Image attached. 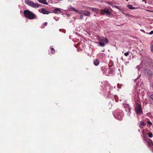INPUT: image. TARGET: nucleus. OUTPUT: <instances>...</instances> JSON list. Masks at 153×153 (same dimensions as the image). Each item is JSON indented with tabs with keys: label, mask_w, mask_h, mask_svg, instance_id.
<instances>
[{
	"label": "nucleus",
	"mask_w": 153,
	"mask_h": 153,
	"mask_svg": "<svg viewBox=\"0 0 153 153\" xmlns=\"http://www.w3.org/2000/svg\"><path fill=\"white\" fill-rule=\"evenodd\" d=\"M99 61L98 60L96 59V61H94V64L95 65L97 66L99 64Z\"/></svg>",
	"instance_id": "nucleus-14"
},
{
	"label": "nucleus",
	"mask_w": 153,
	"mask_h": 153,
	"mask_svg": "<svg viewBox=\"0 0 153 153\" xmlns=\"http://www.w3.org/2000/svg\"><path fill=\"white\" fill-rule=\"evenodd\" d=\"M152 87H153V85H152Z\"/></svg>",
	"instance_id": "nucleus-39"
},
{
	"label": "nucleus",
	"mask_w": 153,
	"mask_h": 153,
	"mask_svg": "<svg viewBox=\"0 0 153 153\" xmlns=\"http://www.w3.org/2000/svg\"><path fill=\"white\" fill-rule=\"evenodd\" d=\"M127 109H128V111H130V108H129L128 107V108H127Z\"/></svg>",
	"instance_id": "nucleus-35"
},
{
	"label": "nucleus",
	"mask_w": 153,
	"mask_h": 153,
	"mask_svg": "<svg viewBox=\"0 0 153 153\" xmlns=\"http://www.w3.org/2000/svg\"><path fill=\"white\" fill-rule=\"evenodd\" d=\"M51 1V0H46V1H48V2L49 3Z\"/></svg>",
	"instance_id": "nucleus-34"
},
{
	"label": "nucleus",
	"mask_w": 153,
	"mask_h": 153,
	"mask_svg": "<svg viewBox=\"0 0 153 153\" xmlns=\"http://www.w3.org/2000/svg\"><path fill=\"white\" fill-rule=\"evenodd\" d=\"M147 143L149 147L153 145V143L152 140L150 139H149V140L147 141Z\"/></svg>",
	"instance_id": "nucleus-10"
},
{
	"label": "nucleus",
	"mask_w": 153,
	"mask_h": 153,
	"mask_svg": "<svg viewBox=\"0 0 153 153\" xmlns=\"http://www.w3.org/2000/svg\"><path fill=\"white\" fill-rule=\"evenodd\" d=\"M41 12L44 14H48L51 12L45 9L42 8L41 9Z\"/></svg>",
	"instance_id": "nucleus-6"
},
{
	"label": "nucleus",
	"mask_w": 153,
	"mask_h": 153,
	"mask_svg": "<svg viewBox=\"0 0 153 153\" xmlns=\"http://www.w3.org/2000/svg\"><path fill=\"white\" fill-rule=\"evenodd\" d=\"M25 2L29 6L35 8H39L40 6V5L38 3H34L33 2L30 0H28L25 1Z\"/></svg>",
	"instance_id": "nucleus-2"
},
{
	"label": "nucleus",
	"mask_w": 153,
	"mask_h": 153,
	"mask_svg": "<svg viewBox=\"0 0 153 153\" xmlns=\"http://www.w3.org/2000/svg\"><path fill=\"white\" fill-rule=\"evenodd\" d=\"M113 7H115V8L119 9V10H120V7L119 6H116V5H114L113 6Z\"/></svg>",
	"instance_id": "nucleus-25"
},
{
	"label": "nucleus",
	"mask_w": 153,
	"mask_h": 153,
	"mask_svg": "<svg viewBox=\"0 0 153 153\" xmlns=\"http://www.w3.org/2000/svg\"><path fill=\"white\" fill-rule=\"evenodd\" d=\"M148 135L149 137L150 138H152L153 137V134L151 132L148 133Z\"/></svg>",
	"instance_id": "nucleus-18"
},
{
	"label": "nucleus",
	"mask_w": 153,
	"mask_h": 153,
	"mask_svg": "<svg viewBox=\"0 0 153 153\" xmlns=\"http://www.w3.org/2000/svg\"><path fill=\"white\" fill-rule=\"evenodd\" d=\"M129 54V53L128 52H127L126 53H124V55L125 56H127Z\"/></svg>",
	"instance_id": "nucleus-26"
},
{
	"label": "nucleus",
	"mask_w": 153,
	"mask_h": 153,
	"mask_svg": "<svg viewBox=\"0 0 153 153\" xmlns=\"http://www.w3.org/2000/svg\"><path fill=\"white\" fill-rule=\"evenodd\" d=\"M126 1H128V0H126Z\"/></svg>",
	"instance_id": "nucleus-38"
},
{
	"label": "nucleus",
	"mask_w": 153,
	"mask_h": 153,
	"mask_svg": "<svg viewBox=\"0 0 153 153\" xmlns=\"http://www.w3.org/2000/svg\"><path fill=\"white\" fill-rule=\"evenodd\" d=\"M127 7L130 9H135V8L133 7L131 5H128L127 6Z\"/></svg>",
	"instance_id": "nucleus-15"
},
{
	"label": "nucleus",
	"mask_w": 153,
	"mask_h": 153,
	"mask_svg": "<svg viewBox=\"0 0 153 153\" xmlns=\"http://www.w3.org/2000/svg\"><path fill=\"white\" fill-rule=\"evenodd\" d=\"M99 40L100 41H103L104 37L103 36H101L99 38Z\"/></svg>",
	"instance_id": "nucleus-21"
},
{
	"label": "nucleus",
	"mask_w": 153,
	"mask_h": 153,
	"mask_svg": "<svg viewBox=\"0 0 153 153\" xmlns=\"http://www.w3.org/2000/svg\"><path fill=\"white\" fill-rule=\"evenodd\" d=\"M99 43L100 46H101L103 47L105 45L103 42H100Z\"/></svg>",
	"instance_id": "nucleus-23"
},
{
	"label": "nucleus",
	"mask_w": 153,
	"mask_h": 153,
	"mask_svg": "<svg viewBox=\"0 0 153 153\" xmlns=\"http://www.w3.org/2000/svg\"><path fill=\"white\" fill-rule=\"evenodd\" d=\"M25 17L29 19H33L36 18V15L29 10H25L24 11Z\"/></svg>",
	"instance_id": "nucleus-1"
},
{
	"label": "nucleus",
	"mask_w": 153,
	"mask_h": 153,
	"mask_svg": "<svg viewBox=\"0 0 153 153\" xmlns=\"http://www.w3.org/2000/svg\"><path fill=\"white\" fill-rule=\"evenodd\" d=\"M69 10L70 11H74L75 12L76 11H78V10H76L73 7H71V6H70L69 8Z\"/></svg>",
	"instance_id": "nucleus-12"
},
{
	"label": "nucleus",
	"mask_w": 153,
	"mask_h": 153,
	"mask_svg": "<svg viewBox=\"0 0 153 153\" xmlns=\"http://www.w3.org/2000/svg\"><path fill=\"white\" fill-rule=\"evenodd\" d=\"M147 123L148 125H149V127H150L152 125V123L149 121H147Z\"/></svg>",
	"instance_id": "nucleus-19"
},
{
	"label": "nucleus",
	"mask_w": 153,
	"mask_h": 153,
	"mask_svg": "<svg viewBox=\"0 0 153 153\" xmlns=\"http://www.w3.org/2000/svg\"><path fill=\"white\" fill-rule=\"evenodd\" d=\"M143 1H145V3H146V1H145V0H143Z\"/></svg>",
	"instance_id": "nucleus-36"
},
{
	"label": "nucleus",
	"mask_w": 153,
	"mask_h": 153,
	"mask_svg": "<svg viewBox=\"0 0 153 153\" xmlns=\"http://www.w3.org/2000/svg\"><path fill=\"white\" fill-rule=\"evenodd\" d=\"M126 111H127V110L126 109Z\"/></svg>",
	"instance_id": "nucleus-40"
},
{
	"label": "nucleus",
	"mask_w": 153,
	"mask_h": 153,
	"mask_svg": "<svg viewBox=\"0 0 153 153\" xmlns=\"http://www.w3.org/2000/svg\"><path fill=\"white\" fill-rule=\"evenodd\" d=\"M103 41L105 43H107L108 42V39L106 38H105L104 39Z\"/></svg>",
	"instance_id": "nucleus-24"
},
{
	"label": "nucleus",
	"mask_w": 153,
	"mask_h": 153,
	"mask_svg": "<svg viewBox=\"0 0 153 153\" xmlns=\"http://www.w3.org/2000/svg\"><path fill=\"white\" fill-rule=\"evenodd\" d=\"M38 1L45 4L48 5V2L46 1V0H38Z\"/></svg>",
	"instance_id": "nucleus-11"
},
{
	"label": "nucleus",
	"mask_w": 153,
	"mask_h": 153,
	"mask_svg": "<svg viewBox=\"0 0 153 153\" xmlns=\"http://www.w3.org/2000/svg\"><path fill=\"white\" fill-rule=\"evenodd\" d=\"M149 34H150V35H151V34H153V30H152V31H151L149 33Z\"/></svg>",
	"instance_id": "nucleus-31"
},
{
	"label": "nucleus",
	"mask_w": 153,
	"mask_h": 153,
	"mask_svg": "<svg viewBox=\"0 0 153 153\" xmlns=\"http://www.w3.org/2000/svg\"><path fill=\"white\" fill-rule=\"evenodd\" d=\"M144 138L145 139H149L147 137V136H144Z\"/></svg>",
	"instance_id": "nucleus-33"
},
{
	"label": "nucleus",
	"mask_w": 153,
	"mask_h": 153,
	"mask_svg": "<svg viewBox=\"0 0 153 153\" xmlns=\"http://www.w3.org/2000/svg\"><path fill=\"white\" fill-rule=\"evenodd\" d=\"M140 125L142 126H146V124L144 122L141 121L140 122Z\"/></svg>",
	"instance_id": "nucleus-22"
},
{
	"label": "nucleus",
	"mask_w": 153,
	"mask_h": 153,
	"mask_svg": "<svg viewBox=\"0 0 153 153\" xmlns=\"http://www.w3.org/2000/svg\"><path fill=\"white\" fill-rule=\"evenodd\" d=\"M151 49L152 51L153 52V46L152 45V46L151 47Z\"/></svg>",
	"instance_id": "nucleus-32"
},
{
	"label": "nucleus",
	"mask_w": 153,
	"mask_h": 153,
	"mask_svg": "<svg viewBox=\"0 0 153 153\" xmlns=\"http://www.w3.org/2000/svg\"><path fill=\"white\" fill-rule=\"evenodd\" d=\"M150 97L153 100V94L150 95Z\"/></svg>",
	"instance_id": "nucleus-30"
},
{
	"label": "nucleus",
	"mask_w": 153,
	"mask_h": 153,
	"mask_svg": "<svg viewBox=\"0 0 153 153\" xmlns=\"http://www.w3.org/2000/svg\"><path fill=\"white\" fill-rule=\"evenodd\" d=\"M61 12L62 11L60 10V9L58 8H57L53 10L52 13L55 14H60Z\"/></svg>",
	"instance_id": "nucleus-8"
},
{
	"label": "nucleus",
	"mask_w": 153,
	"mask_h": 153,
	"mask_svg": "<svg viewBox=\"0 0 153 153\" xmlns=\"http://www.w3.org/2000/svg\"><path fill=\"white\" fill-rule=\"evenodd\" d=\"M103 10L105 13H106V15H110V13L109 12V10L107 8H105Z\"/></svg>",
	"instance_id": "nucleus-9"
},
{
	"label": "nucleus",
	"mask_w": 153,
	"mask_h": 153,
	"mask_svg": "<svg viewBox=\"0 0 153 153\" xmlns=\"http://www.w3.org/2000/svg\"><path fill=\"white\" fill-rule=\"evenodd\" d=\"M78 44H77V45H76V47H77V46H78Z\"/></svg>",
	"instance_id": "nucleus-37"
},
{
	"label": "nucleus",
	"mask_w": 153,
	"mask_h": 153,
	"mask_svg": "<svg viewBox=\"0 0 153 153\" xmlns=\"http://www.w3.org/2000/svg\"><path fill=\"white\" fill-rule=\"evenodd\" d=\"M76 12H78L79 13V14L80 15H81V14H82V12H81V10H80V11H79L78 10V11H76Z\"/></svg>",
	"instance_id": "nucleus-27"
},
{
	"label": "nucleus",
	"mask_w": 153,
	"mask_h": 153,
	"mask_svg": "<svg viewBox=\"0 0 153 153\" xmlns=\"http://www.w3.org/2000/svg\"><path fill=\"white\" fill-rule=\"evenodd\" d=\"M51 53L53 54L55 53V52L54 49L53 48H51Z\"/></svg>",
	"instance_id": "nucleus-20"
},
{
	"label": "nucleus",
	"mask_w": 153,
	"mask_h": 153,
	"mask_svg": "<svg viewBox=\"0 0 153 153\" xmlns=\"http://www.w3.org/2000/svg\"><path fill=\"white\" fill-rule=\"evenodd\" d=\"M83 16L82 14H81L80 15L79 19H83Z\"/></svg>",
	"instance_id": "nucleus-28"
},
{
	"label": "nucleus",
	"mask_w": 153,
	"mask_h": 153,
	"mask_svg": "<svg viewBox=\"0 0 153 153\" xmlns=\"http://www.w3.org/2000/svg\"><path fill=\"white\" fill-rule=\"evenodd\" d=\"M144 73L145 75L149 77L152 76V75L151 71L148 69H145L144 71Z\"/></svg>",
	"instance_id": "nucleus-5"
},
{
	"label": "nucleus",
	"mask_w": 153,
	"mask_h": 153,
	"mask_svg": "<svg viewBox=\"0 0 153 153\" xmlns=\"http://www.w3.org/2000/svg\"><path fill=\"white\" fill-rule=\"evenodd\" d=\"M122 13L124 14L126 16L128 17H134V16L132 15H129L128 14L125 13L123 12V11L122 12Z\"/></svg>",
	"instance_id": "nucleus-13"
},
{
	"label": "nucleus",
	"mask_w": 153,
	"mask_h": 153,
	"mask_svg": "<svg viewBox=\"0 0 153 153\" xmlns=\"http://www.w3.org/2000/svg\"><path fill=\"white\" fill-rule=\"evenodd\" d=\"M103 10H102L101 11V14H102V15H104L105 13L104 12H103Z\"/></svg>",
	"instance_id": "nucleus-29"
},
{
	"label": "nucleus",
	"mask_w": 153,
	"mask_h": 153,
	"mask_svg": "<svg viewBox=\"0 0 153 153\" xmlns=\"http://www.w3.org/2000/svg\"><path fill=\"white\" fill-rule=\"evenodd\" d=\"M140 104H139L138 103L136 104L135 108V110L137 114H141L142 111V110L140 105Z\"/></svg>",
	"instance_id": "nucleus-4"
},
{
	"label": "nucleus",
	"mask_w": 153,
	"mask_h": 153,
	"mask_svg": "<svg viewBox=\"0 0 153 153\" xmlns=\"http://www.w3.org/2000/svg\"><path fill=\"white\" fill-rule=\"evenodd\" d=\"M116 115L115 116V118L120 121L122 120L123 114L122 111L121 110L117 111L116 112Z\"/></svg>",
	"instance_id": "nucleus-3"
},
{
	"label": "nucleus",
	"mask_w": 153,
	"mask_h": 153,
	"mask_svg": "<svg viewBox=\"0 0 153 153\" xmlns=\"http://www.w3.org/2000/svg\"><path fill=\"white\" fill-rule=\"evenodd\" d=\"M47 24L48 23L47 22H45L43 23V25H42V26H41V28H44L45 27V26L47 25Z\"/></svg>",
	"instance_id": "nucleus-16"
},
{
	"label": "nucleus",
	"mask_w": 153,
	"mask_h": 153,
	"mask_svg": "<svg viewBox=\"0 0 153 153\" xmlns=\"http://www.w3.org/2000/svg\"><path fill=\"white\" fill-rule=\"evenodd\" d=\"M81 12L82 14L84 16H90V13L88 11L81 10Z\"/></svg>",
	"instance_id": "nucleus-7"
},
{
	"label": "nucleus",
	"mask_w": 153,
	"mask_h": 153,
	"mask_svg": "<svg viewBox=\"0 0 153 153\" xmlns=\"http://www.w3.org/2000/svg\"><path fill=\"white\" fill-rule=\"evenodd\" d=\"M92 10L93 12L97 13L98 12V10L97 8H92Z\"/></svg>",
	"instance_id": "nucleus-17"
}]
</instances>
